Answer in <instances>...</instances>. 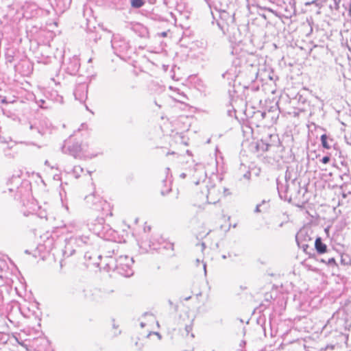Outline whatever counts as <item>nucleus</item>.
<instances>
[{
    "label": "nucleus",
    "mask_w": 351,
    "mask_h": 351,
    "mask_svg": "<svg viewBox=\"0 0 351 351\" xmlns=\"http://www.w3.org/2000/svg\"><path fill=\"white\" fill-rule=\"evenodd\" d=\"M328 262L329 263H335V258H332L331 259H329Z\"/></svg>",
    "instance_id": "7"
},
{
    "label": "nucleus",
    "mask_w": 351,
    "mask_h": 351,
    "mask_svg": "<svg viewBox=\"0 0 351 351\" xmlns=\"http://www.w3.org/2000/svg\"><path fill=\"white\" fill-rule=\"evenodd\" d=\"M315 248L318 254H322L327 252V245L324 243L320 237H317L315 241Z\"/></svg>",
    "instance_id": "2"
},
{
    "label": "nucleus",
    "mask_w": 351,
    "mask_h": 351,
    "mask_svg": "<svg viewBox=\"0 0 351 351\" xmlns=\"http://www.w3.org/2000/svg\"><path fill=\"white\" fill-rule=\"evenodd\" d=\"M194 206H197L199 210H203L204 209V208L202 206H201L200 205L197 206V205L195 204Z\"/></svg>",
    "instance_id": "6"
},
{
    "label": "nucleus",
    "mask_w": 351,
    "mask_h": 351,
    "mask_svg": "<svg viewBox=\"0 0 351 351\" xmlns=\"http://www.w3.org/2000/svg\"><path fill=\"white\" fill-rule=\"evenodd\" d=\"M145 4L144 0H131V5L135 8H139Z\"/></svg>",
    "instance_id": "4"
},
{
    "label": "nucleus",
    "mask_w": 351,
    "mask_h": 351,
    "mask_svg": "<svg viewBox=\"0 0 351 351\" xmlns=\"http://www.w3.org/2000/svg\"><path fill=\"white\" fill-rule=\"evenodd\" d=\"M310 4H311L310 2H308V3H306V5H310Z\"/></svg>",
    "instance_id": "9"
},
{
    "label": "nucleus",
    "mask_w": 351,
    "mask_h": 351,
    "mask_svg": "<svg viewBox=\"0 0 351 351\" xmlns=\"http://www.w3.org/2000/svg\"><path fill=\"white\" fill-rule=\"evenodd\" d=\"M328 136L326 134H324L321 136V142H322V146L326 149H330V145L328 143Z\"/></svg>",
    "instance_id": "3"
},
{
    "label": "nucleus",
    "mask_w": 351,
    "mask_h": 351,
    "mask_svg": "<svg viewBox=\"0 0 351 351\" xmlns=\"http://www.w3.org/2000/svg\"><path fill=\"white\" fill-rule=\"evenodd\" d=\"M139 337L138 335H133L128 341V345L131 348L140 350L143 347V343L139 342Z\"/></svg>",
    "instance_id": "1"
},
{
    "label": "nucleus",
    "mask_w": 351,
    "mask_h": 351,
    "mask_svg": "<svg viewBox=\"0 0 351 351\" xmlns=\"http://www.w3.org/2000/svg\"><path fill=\"white\" fill-rule=\"evenodd\" d=\"M209 233V231H206L205 235H207Z\"/></svg>",
    "instance_id": "8"
},
{
    "label": "nucleus",
    "mask_w": 351,
    "mask_h": 351,
    "mask_svg": "<svg viewBox=\"0 0 351 351\" xmlns=\"http://www.w3.org/2000/svg\"><path fill=\"white\" fill-rule=\"evenodd\" d=\"M329 161H330V157H329V156H324V157H323V158L322 159V162L324 164H326V163H328Z\"/></svg>",
    "instance_id": "5"
}]
</instances>
